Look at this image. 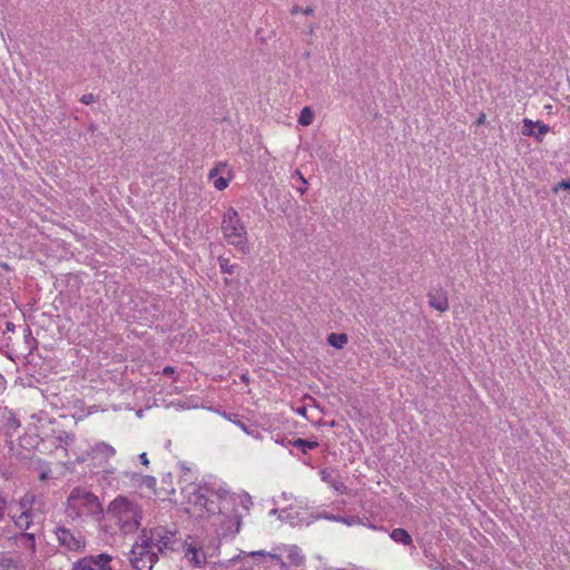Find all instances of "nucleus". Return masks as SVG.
Instances as JSON below:
<instances>
[{
	"mask_svg": "<svg viewBox=\"0 0 570 570\" xmlns=\"http://www.w3.org/2000/svg\"><path fill=\"white\" fill-rule=\"evenodd\" d=\"M107 514L115 520L122 533L135 532L141 520V510L139 505L125 497H117L108 508Z\"/></svg>",
	"mask_w": 570,
	"mask_h": 570,
	"instance_id": "obj_1",
	"label": "nucleus"
},
{
	"mask_svg": "<svg viewBox=\"0 0 570 570\" xmlns=\"http://www.w3.org/2000/svg\"><path fill=\"white\" fill-rule=\"evenodd\" d=\"M222 229L228 244L237 247L242 253H247V232L234 208H228L224 214Z\"/></svg>",
	"mask_w": 570,
	"mask_h": 570,
	"instance_id": "obj_2",
	"label": "nucleus"
},
{
	"mask_svg": "<svg viewBox=\"0 0 570 570\" xmlns=\"http://www.w3.org/2000/svg\"><path fill=\"white\" fill-rule=\"evenodd\" d=\"M210 489L189 482L181 489L186 503L205 509L208 513H222L223 508L216 505V501L209 497Z\"/></svg>",
	"mask_w": 570,
	"mask_h": 570,
	"instance_id": "obj_3",
	"label": "nucleus"
},
{
	"mask_svg": "<svg viewBox=\"0 0 570 570\" xmlns=\"http://www.w3.org/2000/svg\"><path fill=\"white\" fill-rule=\"evenodd\" d=\"M68 505L78 512H85L91 515L102 513V507L97 495L85 489L76 488L68 498Z\"/></svg>",
	"mask_w": 570,
	"mask_h": 570,
	"instance_id": "obj_4",
	"label": "nucleus"
},
{
	"mask_svg": "<svg viewBox=\"0 0 570 570\" xmlns=\"http://www.w3.org/2000/svg\"><path fill=\"white\" fill-rule=\"evenodd\" d=\"M141 540L148 541L151 550L156 547L157 551L163 554H166L168 551H175L177 550V544H183L176 539L175 533L167 532L163 528L150 530V535H147V531L142 530Z\"/></svg>",
	"mask_w": 570,
	"mask_h": 570,
	"instance_id": "obj_5",
	"label": "nucleus"
},
{
	"mask_svg": "<svg viewBox=\"0 0 570 570\" xmlns=\"http://www.w3.org/2000/svg\"><path fill=\"white\" fill-rule=\"evenodd\" d=\"M157 560V552L150 549V544L146 540H141L140 544H135L129 553V561L136 570H151Z\"/></svg>",
	"mask_w": 570,
	"mask_h": 570,
	"instance_id": "obj_6",
	"label": "nucleus"
},
{
	"mask_svg": "<svg viewBox=\"0 0 570 570\" xmlns=\"http://www.w3.org/2000/svg\"><path fill=\"white\" fill-rule=\"evenodd\" d=\"M58 543L69 552H83L86 549V538L80 531L71 530L59 525L55 530Z\"/></svg>",
	"mask_w": 570,
	"mask_h": 570,
	"instance_id": "obj_7",
	"label": "nucleus"
},
{
	"mask_svg": "<svg viewBox=\"0 0 570 570\" xmlns=\"http://www.w3.org/2000/svg\"><path fill=\"white\" fill-rule=\"evenodd\" d=\"M112 558L107 553L87 556L72 563V570H114L110 566Z\"/></svg>",
	"mask_w": 570,
	"mask_h": 570,
	"instance_id": "obj_8",
	"label": "nucleus"
},
{
	"mask_svg": "<svg viewBox=\"0 0 570 570\" xmlns=\"http://www.w3.org/2000/svg\"><path fill=\"white\" fill-rule=\"evenodd\" d=\"M222 514L224 515V519L219 525L220 534L227 537L238 533L242 525V515L236 511L230 515L225 514V512Z\"/></svg>",
	"mask_w": 570,
	"mask_h": 570,
	"instance_id": "obj_9",
	"label": "nucleus"
},
{
	"mask_svg": "<svg viewBox=\"0 0 570 570\" xmlns=\"http://www.w3.org/2000/svg\"><path fill=\"white\" fill-rule=\"evenodd\" d=\"M429 304L439 312H445L449 308L448 293L443 288H433L428 294Z\"/></svg>",
	"mask_w": 570,
	"mask_h": 570,
	"instance_id": "obj_10",
	"label": "nucleus"
},
{
	"mask_svg": "<svg viewBox=\"0 0 570 570\" xmlns=\"http://www.w3.org/2000/svg\"><path fill=\"white\" fill-rule=\"evenodd\" d=\"M116 453V450L108 443L100 442L91 448L90 455L92 460L99 463L107 462Z\"/></svg>",
	"mask_w": 570,
	"mask_h": 570,
	"instance_id": "obj_11",
	"label": "nucleus"
},
{
	"mask_svg": "<svg viewBox=\"0 0 570 570\" xmlns=\"http://www.w3.org/2000/svg\"><path fill=\"white\" fill-rule=\"evenodd\" d=\"M16 542H20L28 551L30 560L36 559L37 556V547H36V535L29 532H20L14 535Z\"/></svg>",
	"mask_w": 570,
	"mask_h": 570,
	"instance_id": "obj_12",
	"label": "nucleus"
},
{
	"mask_svg": "<svg viewBox=\"0 0 570 570\" xmlns=\"http://www.w3.org/2000/svg\"><path fill=\"white\" fill-rule=\"evenodd\" d=\"M185 551L186 559L194 566L202 567L205 563L206 557L202 550H198L194 544L184 542L181 544Z\"/></svg>",
	"mask_w": 570,
	"mask_h": 570,
	"instance_id": "obj_13",
	"label": "nucleus"
},
{
	"mask_svg": "<svg viewBox=\"0 0 570 570\" xmlns=\"http://www.w3.org/2000/svg\"><path fill=\"white\" fill-rule=\"evenodd\" d=\"M24 570L20 556L12 557L7 552H0V570Z\"/></svg>",
	"mask_w": 570,
	"mask_h": 570,
	"instance_id": "obj_14",
	"label": "nucleus"
},
{
	"mask_svg": "<svg viewBox=\"0 0 570 570\" xmlns=\"http://www.w3.org/2000/svg\"><path fill=\"white\" fill-rule=\"evenodd\" d=\"M209 494L217 497L219 502H216V505L217 507H222L223 508V512L225 510H227L230 504L234 505L235 501H236V498L234 495H232L226 490H222L220 489V490L216 491L215 493L210 490Z\"/></svg>",
	"mask_w": 570,
	"mask_h": 570,
	"instance_id": "obj_15",
	"label": "nucleus"
},
{
	"mask_svg": "<svg viewBox=\"0 0 570 570\" xmlns=\"http://www.w3.org/2000/svg\"><path fill=\"white\" fill-rule=\"evenodd\" d=\"M135 483H137L140 488H146L151 490L153 492L156 491V478L153 475H138L134 474L131 478Z\"/></svg>",
	"mask_w": 570,
	"mask_h": 570,
	"instance_id": "obj_16",
	"label": "nucleus"
},
{
	"mask_svg": "<svg viewBox=\"0 0 570 570\" xmlns=\"http://www.w3.org/2000/svg\"><path fill=\"white\" fill-rule=\"evenodd\" d=\"M4 428L7 434H13L20 428V421L12 411H7L4 414Z\"/></svg>",
	"mask_w": 570,
	"mask_h": 570,
	"instance_id": "obj_17",
	"label": "nucleus"
},
{
	"mask_svg": "<svg viewBox=\"0 0 570 570\" xmlns=\"http://www.w3.org/2000/svg\"><path fill=\"white\" fill-rule=\"evenodd\" d=\"M390 537L392 540H394L397 543H402L403 546L412 544V537L410 535V533L406 530H404L402 528L394 529L391 532Z\"/></svg>",
	"mask_w": 570,
	"mask_h": 570,
	"instance_id": "obj_18",
	"label": "nucleus"
},
{
	"mask_svg": "<svg viewBox=\"0 0 570 570\" xmlns=\"http://www.w3.org/2000/svg\"><path fill=\"white\" fill-rule=\"evenodd\" d=\"M288 443L295 448H298L303 453H307L308 450H314L318 446L317 441H308L305 439L289 440Z\"/></svg>",
	"mask_w": 570,
	"mask_h": 570,
	"instance_id": "obj_19",
	"label": "nucleus"
},
{
	"mask_svg": "<svg viewBox=\"0 0 570 570\" xmlns=\"http://www.w3.org/2000/svg\"><path fill=\"white\" fill-rule=\"evenodd\" d=\"M292 184L293 186L296 188V190L298 193H301L302 195L307 190V180L305 179V177L302 175V173L296 169L293 174H292Z\"/></svg>",
	"mask_w": 570,
	"mask_h": 570,
	"instance_id": "obj_20",
	"label": "nucleus"
},
{
	"mask_svg": "<svg viewBox=\"0 0 570 570\" xmlns=\"http://www.w3.org/2000/svg\"><path fill=\"white\" fill-rule=\"evenodd\" d=\"M327 342L333 347L343 348L344 345L347 343V335L332 333L328 335Z\"/></svg>",
	"mask_w": 570,
	"mask_h": 570,
	"instance_id": "obj_21",
	"label": "nucleus"
},
{
	"mask_svg": "<svg viewBox=\"0 0 570 570\" xmlns=\"http://www.w3.org/2000/svg\"><path fill=\"white\" fill-rule=\"evenodd\" d=\"M31 513L27 510V511H23L17 519L13 517V522L14 524L22 529V530H28L30 528V524H31Z\"/></svg>",
	"mask_w": 570,
	"mask_h": 570,
	"instance_id": "obj_22",
	"label": "nucleus"
},
{
	"mask_svg": "<svg viewBox=\"0 0 570 570\" xmlns=\"http://www.w3.org/2000/svg\"><path fill=\"white\" fill-rule=\"evenodd\" d=\"M321 476L324 482L331 484L336 491H343V489H345L344 484L334 479L333 475L326 470L321 471Z\"/></svg>",
	"mask_w": 570,
	"mask_h": 570,
	"instance_id": "obj_23",
	"label": "nucleus"
},
{
	"mask_svg": "<svg viewBox=\"0 0 570 570\" xmlns=\"http://www.w3.org/2000/svg\"><path fill=\"white\" fill-rule=\"evenodd\" d=\"M234 423L239 426L247 435L253 436L254 439L261 440L262 434L257 428H250L246 423L240 420L234 421Z\"/></svg>",
	"mask_w": 570,
	"mask_h": 570,
	"instance_id": "obj_24",
	"label": "nucleus"
},
{
	"mask_svg": "<svg viewBox=\"0 0 570 570\" xmlns=\"http://www.w3.org/2000/svg\"><path fill=\"white\" fill-rule=\"evenodd\" d=\"M313 118H314V115L311 110L309 107H304L301 111V115H299V118H298V122L302 125V126H308L312 124L313 121Z\"/></svg>",
	"mask_w": 570,
	"mask_h": 570,
	"instance_id": "obj_25",
	"label": "nucleus"
},
{
	"mask_svg": "<svg viewBox=\"0 0 570 570\" xmlns=\"http://www.w3.org/2000/svg\"><path fill=\"white\" fill-rule=\"evenodd\" d=\"M218 263H219V267H220L222 273L229 274V275H232L234 273L235 265L230 264L229 259H227V258H225L223 256H219L218 257Z\"/></svg>",
	"mask_w": 570,
	"mask_h": 570,
	"instance_id": "obj_26",
	"label": "nucleus"
},
{
	"mask_svg": "<svg viewBox=\"0 0 570 570\" xmlns=\"http://www.w3.org/2000/svg\"><path fill=\"white\" fill-rule=\"evenodd\" d=\"M535 126L538 127V131H534V137L537 140L542 141L543 136L550 130V127L541 121H537Z\"/></svg>",
	"mask_w": 570,
	"mask_h": 570,
	"instance_id": "obj_27",
	"label": "nucleus"
},
{
	"mask_svg": "<svg viewBox=\"0 0 570 570\" xmlns=\"http://www.w3.org/2000/svg\"><path fill=\"white\" fill-rule=\"evenodd\" d=\"M213 184L216 189L224 190L228 186V180L224 177H217L214 179Z\"/></svg>",
	"mask_w": 570,
	"mask_h": 570,
	"instance_id": "obj_28",
	"label": "nucleus"
},
{
	"mask_svg": "<svg viewBox=\"0 0 570 570\" xmlns=\"http://www.w3.org/2000/svg\"><path fill=\"white\" fill-rule=\"evenodd\" d=\"M57 439L58 441L65 443L66 445H69L75 441V435L67 432H62Z\"/></svg>",
	"mask_w": 570,
	"mask_h": 570,
	"instance_id": "obj_29",
	"label": "nucleus"
},
{
	"mask_svg": "<svg viewBox=\"0 0 570 570\" xmlns=\"http://www.w3.org/2000/svg\"><path fill=\"white\" fill-rule=\"evenodd\" d=\"M560 189H569L570 190V180L562 179L557 185H554L552 188L553 193H558Z\"/></svg>",
	"mask_w": 570,
	"mask_h": 570,
	"instance_id": "obj_30",
	"label": "nucleus"
},
{
	"mask_svg": "<svg viewBox=\"0 0 570 570\" xmlns=\"http://www.w3.org/2000/svg\"><path fill=\"white\" fill-rule=\"evenodd\" d=\"M7 505V499L0 493V522L4 519Z\"/></svg>",
	"mask_w": 570,
	"mask_h": 570,
	"instance_id": "obj_31",
	"label": "nucleus"
},
{
	"mask_svg": "<svg viewBox=\"0 0 570 570\" xmlns=\"http://www.w3.org/2000/svg\"><path fill=\"white\" fill-rule=\"evenodd\" d=\"M288 557L293 560L295 564H301L303 562V556H301V553L297 550L292 551Z\"/></svg>",
	"mask_w": 570,
	"mask_h": 570,
	"instance_id": "obj_32",
	"label": "nucleus"
},
{
	"mask_svg": "<svg viewBox=\"0 0 570 570\" xmlns=\"http://www.w3.org/2000/svg\"><path fill=\"white\" fill-rule=\"evenodd\" d=\"M80 101L85 105H89L96 101V97L92 94H86L81 97Z\"/></svg>",
	"mask_w": 570,
	"mask_h": 570,
	"instance_id": "obj_33",
	"label": "nucleus"
},
{
	"mask_svg": "<svg viewBox=\"0 0 570 570\" xmlns=\"http://www.w3.org/2000/svg\"><path fill=\"white\" fill-rule=\"evenodd\" d=\"M218 173H219L218 167L210 169V171L208 174L209 179H212L214 181V179H216L218 177Z\"/></svg>",
	"mask_w": 570,
	"mask_h": 570,
	"instance_id": "obj_34",
	"label": "nucleus"
},
{
	"mask_svg": "<svg viewBox=\"0 0 570 570\" xmlns=\"http://www.w3.org/2000/svg\"><path fill=\"white\" fill-rule=\"evenodd\" d=\"M139 460L141 462V464L148 466L149 465V460L147 458V453L142 452L139 454Z\"/></svg>",
	"mask_w": 570,
	"mask_h": 570,
	"instance_id": "obj_35",
	"label": "nucleus"
},
{
	"mask_svg": "<svg viewBox=\"0 0 570 570\" xmlns=\"http://www.w3.org/2000/svg\"><path fill=\"white\" fill-rule=\"evenodd\" d=\"M175 373V368L173 366H165L164 370H163V374L164 375H173Z\"/></svg>",
	"mask_w": 570,
	"mask_h": 570,
	"instance_id": "obj_36",
	"label": "nucleus"
},
{
	"mask_svg": "<svg viewBox=\"0 0 570 570\" xmlns=\"http://www.w3.org/2000/svg\"><path fill=\"white\" fill-rule=\"evenodd\" d=\"M432 569H439L441 567V563L439 560H436L434 557L431 559V563L429 564Z\"/></svg>",
	"mask_w": 570,
	"mask_h": 570,
	"instance_id": "obj_37",
	"label": "nucleus"
},
{
	"mask_svg": "<svg viewBox=\"0 0 570 570\" xmlns=\"http://www.w3.org/2000/svg\"><path fill=\"white\" fill-rule=\"evenodd\" d=\"M523 126H524V128H533L535 126V122L525 118V119H523Z\"/></svg>",
	"mask_w": 570,
	"mask_h": 570,
	"instance_id": "obj_38",
	"label": "nucleus"
},
{
	"mask_svg": "<svg viewBox=\"0 0 570 570\" xmlns=\"http://www.w3.org/2000/svg\"><path fill=\"white\" fill-rule=\"evenodd\" d=\"M522 134H523L524 136H533V135H534V131H533V128H524V127H523Z\"/></svg>",
	"mask_w": 570,
	"mask_h": 570,
	"instance_id": "obj_39",
	"label": "nucleus"
},
{
	"mask_svg": "<svg viewBox=\"0 0 570 570\" xmlns=\"http://www.w3.org/2000/svg\"><path fill=\"white\" fill-rule=\"evenodd\" d=\"M485 121V115L484 114H481L478 119H476V125L480 126L482 124H484Z\"/></svg>",
	"mask_w": 570,
	"mask_h": 570,
	"instance_id": "obj_40",
	"label": "nucleus"
},
{
	"mask_svg": "<svg viewBox=\"0 0 570 570\" xmlns=\"http://www.w3.org/2000/svg\"><path fill=\"white\" fill-rule=\"evenodd\" d=\"M330 519L332 520H340V521H343L344 523L351 525L352 522L350 521V519H345V518H335V517H331Z\"/></svg>",
	"mask_w": 570,
	"mask_h": 570,
	"instance_id": "obj_41",
	"label": "nucleus"
},
{
	"mask_svg": "<svg viewBox=\"0 0 570 570\" xmlns=\"http://www.w3.org/2000/svg\"><path fill=\"white\" fill-rule=\"evenodd\" d=\"M288 441H289V440H286V439H284V438H283V439H281V440H278V439H277V440H276V443H279V444H282V445L287 446V445H291V444L288 443Z\"/></svg>",
	"mask_w": 570,
	"mask_h": 570,
	"instance_id": "obj_42",
	"label": "nucleus"
},
{
	"mask_svg": "<svg viewBox=\"0 0 570 570\" xmlns=\"http://www.w3.org/2000/svg\"><path fill=\"white\" fill-rule=\"evenodd\" d=\"M313 8L312 7H306L304 10H302V12L306 16L308 14H312L313 13Z\"/></svg>",
	"mask_w": 570,
	"mask_h": 570,
	"instance_id": "obj_43",
	"label": "nucleus"
},
{
	"mask_svg": "<svg viewBox=\"0 0 570 570\" xmlns=\"http://www.w3.org/2000/svg\"><path fill=\"white\" fill-rule=\"evenodd\" d=\"M49 478V471H43L40 474V480L45 481Z\"/></svg>",
	"mask_w": 570,
	"mask_h": 570,
	"instance_id": "obj_44",
	"label": "nucleus"
},
{
	"mask_svg": "<svg viewBox=\"0 0 570 570\" xmlns=\"http://www.w3.org/2000/svg\"><path fill=\"white\" fill-rule=\"evenodd\" d=\"M298 12H301V9L298 6H293V8L291 9V13L292 14H297Z\"/></svg>",
	"mask_w": 570,
	"mask_h": 570,
	"instance_id": "obj_45",
	"label": "nucleus"
},
{
	"mask_svg": "<svg viewBox=\"0 0 570 570\" xmlns=\"http://www.w3.org/2000/svg\"><path fill=\"white\" fill-rule=\"evenodd\" d=\"M6 325H7V330H8L9 332L14 331V324H13V323H11V322H7V324H6Z\"/></svg>",
	"mask_w": 570,
	"mask_h": 570,
	"instance_id": "obj_46",
	"label": "nucleus"
},
{
	"mask_svg": "<svg viewBox=\"0 0 570 570\" xmlns=\"http://www.w3.org/2000/svg\"><path fill=\"white\" fill-rule=\"evenodd\" d=\"M26 504H27L26 498L21 499V501H20L21 508H26Z\"/></svg>",
	"mask_w": 570,
	"mask_h": 570,
	"instance_id": "obj_47",
	"label": "nucleus"
},
{
	"mask_svg": "<svg viewBox=\"0 0 570 570\" xmlns=\"http://www.w3.org/2000/svg\"><path fill=\"white\" fill-rule=\"evenodd\" d=\"M4 382V377L0 374V385H2Z\"/></svg>",
	"mask_w": 570,
	"mask_h": 570,
	"instance_id": "obj_48",
	"label": "nucleus"
},
{
	"mask_svg": "<svg viewBox=\"0 0 570 570\" xmlns=\"http://www.w3.org/2000/svg\"><path fill=\"white\" fill-rule=\"evenodd\" d=\"M305 411H306V410L303 407V409H301L298 412H299L301 414H305Z\"/></svg>",
	"mask_w": 570,
	"mask_h": 570,
	"instance_id": "obj_49",
	"label": "nucleus"
},
{
	"mask_svg": "<svg viewBox=\"0 0 570 570\" xmlns=\"http://www.w3.org/2000/svg\"><path fill=\"white\" fill-rule=\"evenodd\" d=\"M271 512H272L273 514H276L277 509H273Z\"/></svg>",
	"mask_w": 570,
	"mask_h": 570,
	"instance_id": "obj_50",
	"label": "nucleus"
}]
</instances>
